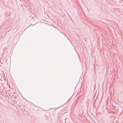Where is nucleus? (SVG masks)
Instances as JSON below:
<instances>
[{"instance_id":"obj_1","label":"nucleus","mask_w":123,"mask_h":123,"mask_svg":"<svg viewBox=\"0 0 123 123\" xmlns=\"http://www.w3.org/2000/svg\"><path fill=\"white\" fill-rule=\"evenodd\" d=\"M8 13V14H9V13H10V12H8V11H7V12H6V13Z\"/></svg>"},{"instance_id":"obj_2","label":"nucleus","mask_w":123,"mask_h":123,"mask_svg":"<svg viewBox=\"0 0 123 123\" xmlns=\"http://www.w3.org/2000/svg\"><path fill=\"white\" fill-rule=\"evenodd\" d=\"M45 119H47V117H46V118Z\"/></svg>"},{"instance_id":"obj_3","label":"nucleus","mask_w":123,"mask_h":123,"mask_svg":"<svg viewBox=\"0 0 123 123\" xmlns=\"http://www.w3.org/2000/svg\"><path fill=\"white\" fill-rule=\"evenodd\" d=\"M95 86L94 87V88H95Z\"/></svg>"},{"instance_id":"obj_4","label":"nucleus","mask_w":123,"mask_h":123,"mask_svg":"<svg viewBox=\"0 0 123 123\" xmlns=\"http://www.w3.org/2000/svg\"><path fill=\"white\" fill-rule=\"evenodd\" d=\"M45 117H46V116L45 115Z\"/></svg>"}]
</instances>
